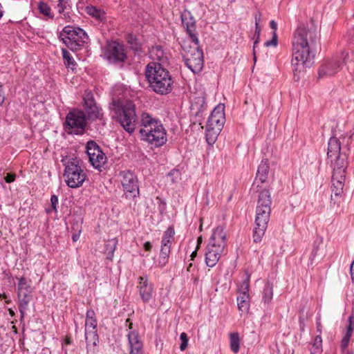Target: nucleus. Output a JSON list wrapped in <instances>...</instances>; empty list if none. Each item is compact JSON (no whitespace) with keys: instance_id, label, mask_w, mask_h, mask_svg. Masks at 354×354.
I'll return each instance as SVG.
<instances>
[{"instance_id":"b1692460","label":"nucleus","mask_w":354,"mask_h":354,"mask_svg":"<svg viewBox=\"0 0 354 354\" xmlns=\"http://www.w3.org/2000/svg\"><path fill=\"white\" fill-rule=\"evenodd\" d=\"M126 41L136 55H140L144 53L142 42L133 34L129 33L126 35Z\"/></svg>"},{"instance_id":"09e8293b","label":"nucleus","mask_w":354,"mask_h":354,"mask_svg":"<svg viewBox=\"0 0 354 354\" xmlns=\"http://www.w3.org/2000/svg\"><path fill=\"white\" fill-rule=\"evenodd\" d=\"M270 26L273 30L272 32H277V24L275 22V21H274V20L270 21Z\"/></svg>"},{"instance_id":"9d476101","label":"nucleus","mask_w":354,"mask_h":354,"mask_svg":"<svg viewBox=\"0 0 354 354\" xmlns=\"http://www.w3.org/2000/svg\"><path fill=\"white\" fill-rule=\"evenodd\" d=\"M84 337L86 342L87 354H95L99 339L95 313L92 309H89L86 311Z\"/></svg>"},{"instance_id":"e433bc0d","label":"nucleus","mask_w":354,"mask_h":354,"mask_svg":"<svg viewBox=\"0 0 354 354\" xmlns=\"http://www.w3.org/2000/svg\"><path fill=\"white\" fill-rule=\"evenodd\" d=\"M250 288V275H247L246 278L243 280L239 286L238 293L239 295H249Z\"/></svg>"},{"instance_id":"72a5a7b5","label":"nucleus","mask_w":354,"mask_h":354,"mask_svg":"<svg viewBox=\"0 0 354 354\" xmlns=\"http://www.w3.org/2000/svg\"><path fill=\"white\" fill-rule=\"evenodd\" d=\"M273 297V285L270 282H268L263 289V301L264 304H269Z\"/></svg>"},{"instance_id":"13d9d810","label":"nucleus","mask_w":354,"mask_h":354,"mask_svg":"<svg viewBox=\"0 0 354 354\" xmlns=\"http://www.w3.org/2000/svg\"><path fill=\"white\" fill-rule=\"evenodd\" d=\"M62 14V18L64 19L66 21H69L71 20V17L68 12H65L64 11V13Z\"/></svg>"},{"instance_id":"338daca9","label":"nucleus","mask_w":354,"mask_h":354,"mask_svg":"<svg viewBox=\"0 0 354 354\" xmlns=\"http://www.w3.org/2000/svg\"><path fill=\"white\" fill-rule=\"evenodd\" d=\"M321 327H322L321 323L320 322H317V330H319V333H321Z\"/></svg>"},{"instance_id":"20e7f679","label":"nucleus","mask_w":354,"mask_h":354,"mask_svg":"<svg viewBox=\"0 0 354 354\" xmlns=\"http://www.w3.org/2000/svg\"><path fill=\"white\" fill-rule=\"evenodd\" d=\"M141 128L139 131L141 139L156 147L166 143V131L160 120L147 113L141 115Z\"/></svg>"},{"instance_id":"680f3d73","label":"nucleus","mask_w":354,"mask_h":354,"mask_svg":"<svg viewBox=\"0 0 354 354\" xmlns=\"http://www.w3.org/2000/svg\"><path fill=\"white\" fill-rule=\"evenodd\" d=\"M201 243H202V237L199 236L197 239V246H196L197 249H199Z\"/></svg>"},{"instance_id":"864d4df0","label":"nucleus","mask_w":354,"mask_h":354,"mask_svg":"<svg viewBox=\"0 0 354 354\" xmlns=\"http://www.w3.org/2000/svg\"><path fill=\"white\" fill-rule=\"evenodd\" d=\"M352 333H353V330H352V328L351 327H348L347 328V330H346V334L344 335V336L348 339L351 338V335H352Z\"/></svg>"},{"instance_id":"c03bdc74","label":"nucleus","mask_w":354,"mask_h":354,"mask_svg":"<svg viewBox=\"0 0 354 354\" xmlns=\"http://www.w3.org/2000/svg\"><path fill=\"white\" fill-rule=\"evenodd\" d=\"M278 44V37L277 32H272V38L265 42V46L267 47L274 46L276 47Z\"/></svg>"},{"instance_id":"4be33fe9","label":"nucleus","mask_w":354,"mask_h":354,"mask_svg":"<svg viewBox=\"0 0 354 354\" xmlns=\"http://www.w3.org/2000/svg\"><path fill=\"white\" fill-rule=\"evenodd\" d=\"M269 170L270 166L268 160L267 159L262 160L257 169L255 180L253 184V189H254L255 184L259 182L260 183L266 182L268 178Z\"/></svg>"},{"instance_id":"603ef678","label":"nucleus","mask_w":354,"mask_h":354,"mask_svg":"<svg viewBox=\"0 0 354 354\" xmlns=\"http://www.w3.org/2000/svg\"><path fill=\"white\" fill-rule=\"evenodd\" d=\"M144 248L146 251H150L152 248V245L151 242L147 241L144 244Z\"/></svg>"},{"instance_id":"4d7b16f0","label":"nucleus","mask_w":354,"mask_h":354,"mask_svg":"<svg viewBox=\"0 0 354 354\" xmlns=\"http://www.w3.org/2000/svg\"><path fill=\"white\" fill-rule=\"evenodd\" d=\"M19 313H20V316H21V321L23 320L24 317V315H25V313H26V308H19Z\"/></svg>"},{"instance_id":"cd10ccee","label":"nucleus","mask_w":354,"mask_h":354,"mask_svg":"<svg viewBox=\"0 0 354 354\" xmlns=\"http://www.w3.org/2000/svg\"><path fill=\"white\" fill-rule=\"evenodd\" d=\"M85 11L88 15L100 22H103L106 20L105 12L95 6H87L85 8Z\"/></svg>"},{"instance_id":"dca6fc26","label":"nucleus","mask_w":354,"mask_h":354,"mask_svg":"<svg viewBox=\"0 0 354 354\" xmlns=\"http://www.w3.org/2000/svg\"><path fill=\"white\" fill-rule=\"evenodd\" d=\"M84 102L86 120L94 121L97 119H102V109L97 106L92 94L88 93L84 97Z\"/></svg>"},{"instance_id":"79ce46f5","label":"nucleus","mask_w":354,"mask_h":354,"mask_svg":"<svg viewBox=\"0 0 354 354\" xmlns=\"http://www.w3.org/2000/svg\"><path fill=\"white\" fill-rule=\"evenodd\" d=\"M73 231H74V233L73 234L72 239L74 242H76L79 239L82 232V221L77 223V228H75V226L73 227Z\"/></svg>"},{"instance_id":"9b49d317","label":"nucleus","mask_w":354,"mask_h":354,"mask_svg":"<svg viewBox=\"0 0 354 354\" xmlns=\"http://www.w3.org/2000/svg\"><path fill=\"white\" fill-rule=\"evenodd\" d=\"M104 58L110 64L122 66L127 59L124 45L116 40L108 41L104 48Z\"/></svg>"},{"instance_id":"5fc2aeb1","label":"nucleus","mask_w":354,"mask_h":354,"mask_svg":"<svg viewBox=\"0 0 354 354\" xmlns=\"http://www.w3.org/2000/svg\"><path fill=\"white\" fill-rule=\"evenodd\" d=\"M352 333H353V330H352V328L351 327H348L347 328V330H346V334L344 335V336L348 339L351 338V335H352Z\"/></svg>"},{"instance_id":"393cba45","label":"nucleus","mask_w":354,"mask_h":354,"mask_svg":"<svg viewBox=\"0 0 354 354\" xmlns=\"http://www.w3.org/2000/svg\"><path fill=\"white\" fill-rule=\"evenodd\" d=\"M209 242L216 243L217 245H223V246L225 247L226 234L224 231V227L219 225L216 227L209 238Z\"/></svg>"},{"instance_id":"2f4dec72","label":"nucleus","mask_w":354,"mask_h":354,"mask_svg":"<svg viewBox=\"0 0 354 354\" xmlns=\"http://www.w3.org/2000/svg\"><path fill=\"white\" fill-rule=\"evenodd\" d=\"M62 57L64 65L71 70H74L77 66V63L71 56V53L65 48L62 49Z\"/></svg>"},{"instance_id":"774afa93","label":"nucleus","mask_w":354,"mask_h":354,"mask_svg":"<svg viewBox=\"0 0 354 354\" xmlns=\"http://www.w3.org/2000/svg\"><path fill=\"white\" fill-rule=\"evenodd\" d=\"M8 311H9V314L10 315L11 317H14L15 316V312L12 309L10 308L8 310Z\"/></svg>"},{"instance_id":"69168bd1","label":"nucleus","mask_w":354,"mask_h":354,"mask_svg":"<svg viewBox=\"0 0 354 354\" xmlns=\"http://www.w3.org/2000/svg\"><path fill=\"white\" fill-rule=\"evenodd\" d=\"M3 14V6H2L1 3H0V19L2 17Z\"/></svg>"},{"instance_id":"7c9ffc66","label":"nucleus","mask_w":354,"mask_h":354,"mask_svg":"<svg viewBox=\"0 0 354 354\" xmlns=\"http://www.w3.org/2000/svg\"><path fill=\"white\" fill-rule=\"evenodd\" d=\"M149 53L151 57L154 59H157L163 63L167 60V57L161 46H152Z\"/></svg>"},{"instance_id":"423d86ee","label":"nucleus","mask_w":354,"mask_h":354,"mask_svg":"<svg viewBox=\"0 0 354 354\" xmlns=\"http://www.w3.org/2000/svg\"><path fill=\"white\" fill-rule=\"evenodd\" d=\"M333 168L331 177V201L330 203L336 204V198L342 196L346 178V171L348 167V157L345 151L342 154L334 156L330 159Z\"/></svg>"},{"instance_id":"39448f33","label":"nucleus","mask_w":354,"mask_h":354,"mask_svg":"<svg viewBox=\"0 0 354 354\" xmlns=\"http://www.w3.org/2000/svg\"><path fill=\"white\" fill-rule=\"evenodd\" d=\"M110 109L113 112L112 117L127 132L132 133L137 124L136 106L133 102L129 100H113Z\"/></svg>"},{"instance_id":"473e14b6","label":"nucleus","mask_w":354,"mask_h":354,"mask_svg":"<svg viewBox=\"0 0 354 354\" xmlns=\"http://www.w3.org/2000/svg\"><path fill=\"white\" fill-rule=\"evenodd\" d=\"M230 348L234 353H237L240 349V337L238 333L230 334Z\"/></svg>"},{"instance_id":"6ab92c4d","label":"nucleus","mask_w":354,"mask_h":354,"mask_svg":"<svg viewBox=\"0 0 354 354\" xmlns=\"http://www.w3.org/2000/svg\"><path fill=\"white\" fill-rule=\"evenodd\" d=\"M181 20L183 26L185 28L186 31L190 37L191 41L195 44L199 43L197 33L196 32V20L191 12L188 10H185L181 13Z\"/></svg>"},{"instance_id":"0eeeda50","label":"nucleus","mask_w":354,"mask_h":354,"mask_svg":"<svg viewBox=\"0 0 354 354\" xmlns=\"http://www.w3.org/2000/svg\"><path fill=\"white\" fill-rule=\"evenodd\" d=\"M64 166V177L66 185L73 189L82 186L87 179V175L82 165V160L71 158L67 161L62 160Z\"/></svg>"},{"instance_id":"f8f14e48","label":"nucleus","mask_w":354,"mask_h":354,"mask_svg":"<svg viewBox=\"0 0 354 354\" xmlns=\"http://www.w3.org/2000/svg\"><path fill=\"white\" fill-rule=\"evenodd\" d=\"M348 59H351V62H354L353 51L350 54L343 52L340 56L335 57L330 60L326 61L319 68V78H323L324 77L335 75L340 70L342 64H348Z\"/></svg>"},{"instance_id":"2eb2a0df","label":"nucleus","mask_w":354,"mask_h":354,"mask_svg":"<svg viewBox=\"0 0 354 354\" xmlns=\"http://www.w3.org/2000/svg\"><path fill=\"white\" fill-rule=\"evenodd\" d=\"M86 153L93 167L101 171L106 162V156L95 142L91 140L87 142Z\"/></svg>"},{"instance_id":"5701e85b","label":"nucleus","mask_w":354,"mask_h":354,"mask_svg":"<svg viewBox=\"0 0 354 354\" xmlns=\"http://www.w3.org/2000/svg\"><path fill=\"white\" fill-rule=\"evenodd\" d=\"M127 336L131 348L130 354H143L142 343L140 341L138 333L135 330L130 331Z\"/></svg>"},{"instance_id":"8fccbe9b","label":"nucleus","mask_w":354,"mask_h":354,"mask_svg":"<svg viewBox=\"0 0 354 354\" xmlns=\"http://www.w3.org/2000/svg\"><path fill=\"white\" fill-rule=\"evenodd\" d=\"M348 322H349V325L348 327H351L352 330L353 331V330H354V316L353 315H351L348 317Z\"/></svg>"},{"instance_id":"bb28decb","label":"nucleus","mask_w":354,"mask_h":354,"mask_svg":"<svg viewBox=\"0 0 354 354\" xmlns=\"http://www.w3.org/2000/svg\"><path fill=\"white\" fill-rule=\"evenodd\" d=\"M222 129V127L210 126L209 124L206 125L205 136L209 145H213L216 142Z\"/></svg>"},{"instance_id":"c85d7f7f","label":"nucleus","mask_w":354,"mask_h":354,"mask_svg":"<svg viewBox=\"0 0 354 354\" xmlns=\"http://www.w3.org/2000/svg\"><path fill=\"white\" fill-rule=\"evenodd\" d=\"M236 300L239 310L242 313H248L250 306V295H239Z\"/></svg>"},{"instance_id":"a211bd4d","label":"nucleus","mask_w":354,"mask_h":354,"mask_svg":"<svg viewBox=\"0 0 354 354\" xmlns=\"http://www.w3.org/2000/svg\"><path fill=\"white\" fill-rule=\"evenodd\" d=\"M175 231L173 226H169L164 232L161 240L160 257L165 263L169 258L171 246L174 240Z\"/></svg>"},{"instance_id":"4468645a","label":"nucleus","mask_w":354,"mask_h":354,"mask_svg":"<svg viewBox=\"0 0 354 354\" xmlns=\"http://www.w3.org/2000/svg\"><path fill=\"white\" fill-rule=\"evenodd\" d=\"M121 183L126 198L132 200L134 205L140 196L139 185L136 176L130 171L120 173Z\"/></svg>"},{"instance_id":"a878e982","label":"nucleus","mask_w":354,"mask_h":354,"mask_svg":"<svg viewBox=\"0 0 354 354\" xmlns=\"http://www.w3.org/2000/svg\"><path fill=\"white\" fill-rule=\"evenodd\" d=\"M342 152L341 151V143L339 140L335 137L330 138L328 143V158L332 159L334 156L342 154Z\"/></svg>"},{"instance_id":"58836bf2","label":"nucleus","mask_w":354,"mask_h":354,"mask_svg":"<svg viewBox=\"0 0 354 354\" xmlns=\"http://www.w3.org/2000/svg\"><path fill=\"white\" fill-rule=\"evenodd\" d=\"M17 287L18 293L23 292V290H27V289L30 288V286L28 284L26 279L24 277L19 279Z\"/></svg>"},{"instance_id":"052dcab7","label":"nucleus","mask_w":354,"mask_h":354,"mask_svg":"<svg viewBox=\"0 0 354 354\" xmlns=\"http://www.w3.org/2000/svg\"><path fill=\"white\" fill-rule=\"evenodd\" d=\"M317 251V248L313 249V250L312 252V254H311V256H310L311 261H313V258L315 257Z\"/></svg>"},{"instance_id":"7ed1b4c3","label":"nucleus","mask_w":354,"mask_h":354,"mask_svg":"<svg viewBox=\"0 0 354 354\" xmlns=\"http://www.w3.org/2000/svg\"><path fill=\"white\" fill-rule=\"evenodd\" d=\"M272 200L268 189L259 192L256 208L255 226L253 231V240L255 243L261 241L268 227L270 217Z\"/></svg>"},{"instance_id":"f03ea898","label":"nucleus","mask_w":354,"mask_h":354,"mask_svg":"<svg viewBox=\"0 0 354 354\" xmlns=\"http://www.w3.org/2000/svg\"><path fill=\"white\" fill-rule=\"evenodd\" d=\"M150 88L159 95H167L173 90L174 80L169 71L160 63L150 62L145 71Z\"/></svg>"},{"instance_id":"412c9836","label":"nucleus","mask_w":354,"mask_h":354,"mask_svg":"<svg viewBox=\"0 0 354 354\" xmlns=\"http://www.w3.org/2000/svg\"><path fill=\"white\" fill-rule=\"evenodd\" d=\"M225 122V106L223 104H219L212 111L207 124L223 128Z\"/></svg>"},{"instance_id":"a18cd8bd","label":"nucleus","mask_w":354,"mask_h":354,"mask_svg":"<svg viewBox=\"0 0 354 354\" xmlns=\"http://www.w3.org/2000/svg\"><path fill=\"white\" fill-rule=\"evenodd\" d=\"M69 0H59V3L57 4L58 12L59 14L64 13V11L68 6Z\"/></svg>"},{"instance_id":"6e6552de","label":"nucleus","mask_w":354,"mask_h":354,"mask_svg":"<svg viewBox=\"0 0 354 354\" xmlns=\"http://www.w3.org/2000/svg\"><path fill=\"white\" fill-rule=\"evenodd\" d=\"M198 44L194 43L192 46L189 41H184L181 45L185 64L194 73H200L204 66L203 52Z\"/></svg>"},{"instance_id":"49530a36","label":"nucleus","mask_w":354,"mask_h":354,"mask_svg":"<svg viewBox=\"0 0 354 354\" xmlns=\"http://www.w3.org/2000/svg\"><path fill=\"white\" fill-rule=\"evenodd\" d=\"M16 175L14 174L8 173L5 177V180L8 183H12L15 180Z\"/></svg>"},{"instance_id":"1a4fd4ad","label":"nucleus","mask_w":354,"mask_h":354,"mask_svg":"<svg viewBox=\"0 0 354 354\" xmlns=\"http://www.w3.org/2000/svg\"><path fill=\"white\" fill-rule=\"evenodd\" d=\"M59 38L72 51L81 49L89 41L87 33L82 28L72 26H65L60 32Z\"/></svg>"},{"instance_id":"37998d69","label":"nucleus","mask_w":354,"mask_h":354,"mask_svg":"<svg viewBox=\"0 0 354 354\" xmlns=\"http://www.w3.org/2000/svg\"><path fill=\"white\" fill-rule=\"evenodd\" d=\"M260 35H261V29H260L259 26H256L255 32H254V35L257 36V39L254 41V46H253V54H254V62L256 61V59H257L255 48H256L257 44L259 43Z\"/></svg>"},{"instance_id":"0e129e2a","label":"nucleus","mask_w":354,"mask_h":354,"mask_svg":"<svg viewBox=\"0 0 354 354\" xmlns=\"http://www.w3.org/2000/svg\"><path fill=\"white\" fill-rule=\"evenodd\" d=\"M29 292L30 291L28 290V289H27V290H23L22 297L24 296L30 297V295H29Z\"/></svg>"},{"instance_id":"f3484780","label":"nucleus","mask_w":354,"mask_h":354,"mask_svg":"<svg viewBox=\"0 0 354 354\" xmlns=\"http://www.w3.org/2000/svg\"><path fill=\"white\" fill-rule=\"evenodd\" d=\"M224 246L209 242L205 252V263L208 267H214L225 250Z\"/></svg>"},{"instance_id":"e2e57ef3","label":"nucleus","mask_w":354,"mask_h":354,"mask_svg":"<svg viewBox=\"0 0 354 354\" xmlns=\"http://www.w3.org/2000/svg\"><path fill=\"white\" fill-rule=\"evenodd\" d=\"M4 95L3 93H0V106H1L4 102Z\"/></svg>"},{"instance_id":"a19ab883","label":"nucleus","mask_w":354,"mask_h":354,"mask_svg":"<svg viewBox=\"0 0 354 354\" xmlns=\"http://www.w3.org/2000/svg\"><path fill=\"white\" fill-rule=\"evenodd\" d=\"M180 339L181 341L180 350L183 351L187 348L189 342V338L187 333L185 332L181 333L180 335Z\"/></svg>"},{"instance_id":"6e6d98bb","label":"nucleus","mask_w":354,"mask_h":354,"mask_svg":"<svg viewBox=\"0 0 354 354\" xmlns=\"http://www.w3.org/2000/svg\"><path fill=\"white\" fill-rule=\"evenodd\" d=\"M254 18H255V26H259V21L261 20V13H259V12L257 13L255 15Z\"/></svg>"},{"instance_id":"bf43d9fd","label":"nucleus","mask_w":354,"mask_h":354,"mask_svg":"<svg viewBox=\"0 0 354 354\" xmlns=\"http://www.w3.org/2000/svg\"><path fill=\"white\" fill-rule=\"evenodd\" d=\"M198 249L196 248V250L192 252V253L191 254V260H194V259L197 256V250Z\"/></svg>"},{"instance_id":"de8ad7c7","label":"nucleus","mask_w":354,"mask_h":354,"mask_svg":"<svg viewBox=\"0 0 354 354\" xmlns=\"http://www.w3.org/2000/svg\"><path fill=\"white\" fill-rule=\"evenodd\" d=\"M349 340H350V339L346 337L345 336L343 337L342 342H341V347L343 350H344L347 348Z\"/></svg>"},{"instance_id":"f257e3e1","label":"nucleus","mask_w":354,"mask_h":354,"mask_svg":"<svg viewBox=\"0 0 354 354\" xmlns=\"http://www.w3.org/2000/svg\"><path fill=\"white\" fill-rule=\"evenodd\" d=\"M320 35L317 26L311 20L310 24H300L292 39V66L294 78L299 80L300 74L313 64Z\"/></svg>"},{"instance_id":"3c124183","label":"nucleus","mask_w":354,"mask_h":354,"mask_svg":"<svg viewBox=\"0 0 354 354\" xmlns=\"http://www.w3.org/2000/svg\"><path fill=\"white\" fill-rule=\"evenodd\" d=\"M350 274L351 276L352 281H354V260L353 261L350 266Z\"/></svg>"},{"instance_id":"ea45409f","label":"nucleus","mask_w":354,"mask_h":354,"mask_svg":"<svg viewBox=\"0 0 354 354\" xmlns=\"http://www.w3.org/2000/svg\"><path fill=\"white\" fill-rule=\"evenodd\" d=\"M23 292L18 293V297H19V308H26L27 309L28 305L30 301V297H22Z\"/></svg>"},{"instance_id":"4c0bfd02","label":"nucleus","mask_w":354,"mask_h":354,"mask_svg":"<svg viewBox=\"0 0 354 354\" xmlns=\"http://www.w3.org/2000/svg\"><path fill=\"white\" fill-rule=\"evenodd\" d=\"M58 203H59L58 197L55 194L52 195L50 197L51 208L46 209V213L50 214L52 211H54L55 212L57 213Z\"/></svg>"},{"instance_id":"aec40b11","label":"nucleus","mask_w":354,"mask_h":354,"mask_svg":"<svg viewBox=\"0 0 354 354\" xmlns=\"http://www.w3.org/2000/svg\"><path fill=\"white\" fill-rule=\"evenodd\" d=\"M140 296L144 303H148L153 297V285L149 282L147 276H141L138 278L137 286Z\"/></svg>"},{"instance_id":"ddd939ff","label":"nucleus","mask_w":354,"mask_h":354,"mask_svg":"<svg viewBox=\"0 0 354 354\" xmlns=\"http://www.w3.org/2000/svg\"><path fill=\"white\" fill-rule=\"evenodd\" d=\"M86 126V118L84 111L75 109L69 111L66 117L65 129L71 133L82 135Z\"/></svg>"},{"instance_id":"f704fd0d","label":"nucleus","mask_w":354,"mask_h":354,"mask_svg":"<svg viewBox=\"0 0 354 354\" xmlns=\"http://www.w3.org/2000/svg\"><path fill=\"white\" fill-rule=\"evenodd\" d=\"M311 354H320L322 351V339L321 336L317 335L314 343L310 348Z\"/></svg>"},{"instance_id":"c756f323","label":"nucleus","mask_w":354,"mask_h":354,"mask_svg":"<svg viewBox=\"0 0 354 354\" xmlns=\"http://www.w3.org/2000/svg\"><path fill=\"white\" fill-rule=\"evenodd\" d=\"M118 240L116 239H111L108 240L104 244V253L106 255V259L112 261L114 257V252L116 249Z\"/></svg>"},{"instance_id":"c9c22d12","label":"nucleus","mask_w":354,"mask_h":354,"mask_svg":"<svg viewBox=\"0 0 354 354\" xmlns=\"http://www.w3.org/2000/svg\"><path fill=\"white\" fill-rule=\"evenodd\" d=\"M38 10L40 13L50 19H53L54 17V15L51 12L50 7L48 5V3L44 1H40L39 3Z\"/></svg>"}]
</instances>
